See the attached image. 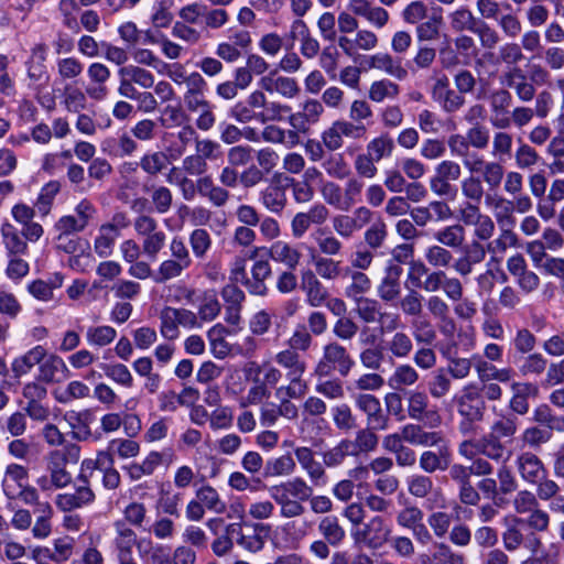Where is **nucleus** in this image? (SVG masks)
Returning <instances> with one entry per match:
<instances>
[{
	"instance_id": "f257e3e1",
	"label": "nucleus",
	"mask_w": 564,
	"mask_h": 564,
	"mask_svg": "<svg viewBox=\"0 0 564 564\" xmlns=\"http://www.w3.org/2000/svg\"><path fill=\"white\" fill-rule=\"evenodd\" d=\"M514 468L522 481L536 487L540 500L549 501L560 492V486L549 478V470L536 454L530 451L519 453L514 458Z\"/></svg>"
},
{
	"instance_id": "f03ea898",
	"label": "nucleus",
	"mask_w": 564,
	"mask_h": 564,
	"mask_svg": "<svg viewBox=\"0 0 564 564\" xmlns=\"http://www.w3.org/2000/svg\"><path fill=\"white\" fill-rule=\"evenodd\" d=\"M95 499L96 495L89 485L88 477L78 475L74 491L58 494L54 499L56 508L66 513L63 517L62 527L67 531L78 532L84 525L83 519L70 511L90 506Z\"/></svg>"
},
{
	"instance_id": "7ed1b4c3",
	"label": "nucleus",
	"mask_w": 564,
	"mask_h": 564,
	"mask_svg": "<svg viewBox=\"0 0 564 564\" xmlns=\"http://www.w3.org/2000/svg\"><path fill=\"white\" fill-rule=\"evenodd\" d=\"M274 360L286 371L285 378L289 381L286 386H281L276 389V395L302 399L308 390V386L303 378L306 371V362L294 349L279 351Z\"/></svg>"
},
{
	"instance_id": "20e7f679",
	"label": "nucleus",
	"mask_w": 564,
	"mask_h": 564,
	"mask_svg": "<svg viewBox=\"0 0 564 564\" xmlns=\"http://www.w3.org/2000/svg\"><path fill=\"white\" fill-rule=\"evenodd\" d=\"M82 448L76 443L65 444L63 448L53 449L45 456L46 470L55 489L66 488L72 484L73 478L66 466L75 465L80 459Z\"/></svg>"
},
{
	"instance_id": "39448f33",
	"label": "nucleus",
	"mask_w": 564,
	"mask_h": 564,
	"mask_svg": "<svg viewBox=\"0 0 564 564\" xmlns=\"http://www.w3.org/2000/svg\"><path fill=\"white\" fill-rule=\"evenodd\" d=\"M518 488L516 477L511 470L502 465L497 469V477L486 476L477 482V489L484 498L491 500L495 506H499L498 500L501 496L514 492Z\"/></svg>"
},
{
	"instance_id": "423d86ee",
	"label": "nucleus",
	"mask_w": 564,
	"mask_h": 564,
	"mask_svg": "<svg viewBox=\"0 0 564 564\" xmlns=\"http://www.w3.org/2000/svg\"><path fill=\"white\" fill-rule=\"evenodd\" d=\"M465 169L469 174L480 175L489 192H496L503 181L505 169L496 161H485L477 153H469L463 159Z\"/></svg>"
},
{
	"instance_id": "0eeeda50",
	"label": "nucleus",
	"mask_w": 564,
	"mask_h": 564,
	"mask_svg": "<svg viewBox=\"0 0 564 564\" xmlns=\"http://www.w3.org/2000/svg\"><path fill=\"white\" fill-rule=\"evenodd\" d=\"M524 524V519L513 518L508 524L507 529L502 532V543L506 551L514 552L520 546H524L531 553L535 554L542 546V542L534 532L524 535L521 527Z\"/></svg>"
},
{
	"instance_id": "6e6552de",
	"label": "nucleus",
	"mask_w": 564,
	"mask_h": 564,
	"mask_svg": "<svg viewBox=\"0 0 564 564\" xmlns=\"http://www.w3.org/2000/svg\"><path fill=\"white\" fill-rule=\"evenodd\" d=\"M457 412L469 421H482L486 412V402L475 384L466 386L459 395L453 398Z\"/></svg>"
},
{
	"instance_id": "1a4fd4ad",
	"label": "nucleus",
	"mask_w": 564,
	"mask_h": 564,
	"mask_svg": "<svg viewBox=\"0 0 564 564\" xmlns=\"http://www.w3.org/2000/svg\"><path fill=\"white\" fill-rule=\"evenodd\" d=\"M284 174L276 173L259 193V202L270 213L280 215L288 204Z\"/></svg>"
},
{
	"instance_id": "9d476101",
	"label": "nucleus",
	"mask_w": 564,
	"mask_h": 564,
	"mask_svg": "<svg viewBox=\"0 0 564 564\" xmlns=\"http://www.w3.org/2000/svg\"><path fill=\"white\" fill-rule=\"evenodd\" d=\"M372 217L369 208L361 206L355 209L352 215L339 214L333 217L332 225L335 232L344 238L350 239L355 232L364 228Z\"/></svg>"
},
{
	"instance_id": "9b49d317",
	"label": "nucleus",
	"mask_w": 564,
	"mask_h": 564,
	"mask_svg": "<svg viewBox=\"0 0 564 564\" xmlns=\"http://www.w3.org/2000/svg\"><path fill=\"white\" fill-rule=\"evenodd\" d=\"M264 97L262 90H253L243 102H237L230 110V115L241 123L258 122L262 124L259 116L264 111Z\"/></svg>"
},
{
	"instance_id": "f8f14e48",
	"label": "nucleus",
	"mask_w": 564,
	"mask_h": 564,
	"mask_svg": "<svg viewBox=\"0 0 564 564\" xmlns=\"http://www.w3.org/2000/svg\"><path fill=\"white\" fill-rule=\"evenodd\" d=\"M446 273L442 270L430 271L423 263L411 264L408 273V280L411 281L412 286L422 288L429 293H434L443 290Z\"/></svg>"
},
{
	"instance_id": "ddd939ff",
	"label": "nucleus",
	"mask_w": 564,
	"mask_h": 564,
	"mask_svg": "<svg viewBox=\"0 0 564 564\" xmlns=\"http://www.w3.org/2000/svg\"><path fill=\"white\" fill-rule=\"evenodd\" d=\"M329 212L322 203H316L307 212H300L291 220L292 236L296 239L302 238L312 225H322L328 218Z\"/></svg>"
},
{
	"instance_id": "4468645a",
	"label": "nucleus",
	"mask_w": 564,
	"mask_h": 564,
	"mask_svg": "<svg viewBox=\"0 0 564 564\" xmlns=\"http://www.w3.org/2000/svg\"><path fill=\"white\" fill-rule=\"evenodd\" d=\"M63 420L70 429V436L77 442L88 441L91 433V424L95 422V415L91 410L84 409L82 411H66L63 414Z\"/></svg>"
},
{
	"instance_id": "2eb2a0df",
	"label": "nucleus",
	"mask_w": 564,
	"mask_h": 564,
	"mask_svg": "<svg viewBox=\"0 0 564 564\" xmlns=\"http://www.w3.org/2000/svg\"><path fill=\"white\" fill-rule=\"evenodd\" d=\"M294 455L301 468L306 473L312 486L322 487L327 484L324 464L315 459L314 453L310 447H296Z\"/></svg>"
},
{
	"instance_id": "dca6fc26",
	"label": "nucleus",
	"mask_w": 564,
	"mask_h": 564,
	"mask_svg": "<svg viewBox=\"0 0 564 564\" xmlns=\"http://www.w3.org/2000/svg\"><path fill=\"white\" fill-rule=\"evenodd\" d=\"M459 250L460 256L454 261L453 268L464 276L470 274L474 265L481 263L487 253L485 246L476 239L468 243H463Z\"/></svg>"
},
{
	"instance_id": "f3484780",
	"label": "nucleus",
	"mask_w": 564,
	"mask_h": 564,
	"mask_svg": "<svg viewBox=\"0 0 564 564\" xmlns=\"http://www.w3.org/2000/svg\"><path fill=\"white\" fill-rule=\"evenodd\" d=\"M502 84L512 89L522 102H530L535 97L536 89L534 84L528 79L527 75L518 66L503 74Z\"/></svg>"
},
{
	"instance_id": "a211bd4d",
	"label": "nucleus",
	"mask_w": 564,
	"mask_h": 564,
	"mask_svg": "<svg viewBox=\"0 0 564 564\" xmlns=\"http://www.w3.org/2000/svg\"><path fill=\"white\" fill-rule=\"evenodd\" d=\"M89 85L86 86L85 93L90 99L102 100L108 95L106 83L110 78V69L102 63H91L87 68Z\"/></svg>"
},
{
	"instance_id": "6ab92c4d",
	"label": "nucleus",
	"mask_w": 564,
	"mask_h": 564,
	"mask_svg": "<svg viewBox=\"0 0 564 564\" xmlns=\"http://www.w3.org/2000/svg\"><path fill=\"white\" fill-rule=\"evenodd\" d=\"M352 365L354 360L344 346L338 343H329L324 347L323 359L318 364V368L322 369L326 366H330L341 376H347Z\"/></svg>"
},
{
	"instance_id": "aec40b11",
	"label": "nucleus",
	"mask_w": 564,
	"mask_h": 564,
	"mask_svg": "<svg viewBox=\"0 0 564 564\" xmlns=\"http://www.w3.org/2000/svg\"><path fill=\"white\" fill-rule=\"evenodd\" d=\"M29 469L20 464L11 463L6 467L1 488L9 500H14V495L28 484Z\"/></svg>"
},
{
	"instance_id": "412c9836",
	"label": "nucleus",
	"mask_w": 564,
	"mask_h": 564,
	"mask_svg": "<svg viewBox=\"0 0 564 564\" xmlns=\"http://www.w3.org/2000/svg\"><path fill=\"white\" fill-rule=\"evenodd\" d=\"M519 424V416L500 411L496 413L488 433L502 442L505 441V443H510L518 433Z\"/></svg>"
},
{
	"instance_id": "4be33fe9",
	"label": "nucleus",
	"mask_w": 564,
	"mask_h": 564,
	"mask_svg": "<svg viewBox=\"0 0 564 564\" xmlns=\"http://www.w3.org/2000/svg\"><path fill=\"white\" fill-rule=\"evenodd\" d=\"M357 406L367 415V426L384 430L388 419L383 413L379 400L371 394H360L356 400Z\"/></svg>"
},
{
	"instance_id": "5701e85b",
	"label": "nucleus",
	"mask_w": 564,
	"mask_h": 564,
	"mask_svg": "<svg viewBox=\"0 0 564 564\" xmlns=\"http://www.w3.org/2000/svg\"><path fill=\"white\" fill-rule=\"evenodd\" d=\"M301 289L305 293V301L311 307H319L328 296L326 288L311 270L302 273Z\"/></svg>"
},
{
	"instance_id": "b1692460",
	"label": "nucleus",
	"mask_w": 564,
	"mask_h": 564,
	"mask_svg": "<svg viewBox=\"0 0 564 564\" xmlns=\"http://www.w3.org/2000/svg\"><path fill=\"white\" fill-rule=\"evenodd\" d=\"M452 462V454L449 447L444 443L438 445V452L425 451L421 454L419 459L420 468L427 473L433 474L437 470H446Z\"/></svg>"
},
{
	"instance_id": "393cba45",
	"label": "nucleus",
	"mask_w": 564,
	"mask_h": 564,
	"mask_svg": "<svg viewBox=\"0 0 564 564\" xmlns=\"http://www.w3.org/2000/svg\"><path fill=\"white\" fill-rule=\"evenodd\" d=\"M401 440L412 444L426 447L438 446L444 443V437L441 432H427L420 425L408 424L399 434Z\"/></svg>"
},
{
	"instance_id": "a878e982",
	"label": "nucleus",
	"mask_w": 564,
	"mask_h": 564,
	"mask_svg": "<svg viewBox=\"0 0 564 564\" xmlns=\"http://www.w3.org/2000/svg\"><path fill=\"white\" fill-rule=\"evenodd\" d=\"M355 539H361L372 549L382 546L388 541L386 520L380 516L372 518L362 531L355 534Z\"/></svg>"
},
{
	"instance_id": "bb28decb",
	"label": "nucleus",
	"mask_w": 564,
	"mask_h": 564,
	"mask_svg": "<svg viewBox=\"0 0 564 564\" xmlns=\"http://www.w3.org/2000/svg\"><path fill=\"white\" fill-rule=\"evenodd\" d=\"M269 256L273 261L284 264L289 270L296 269L302 259L301 251L283 240H276L271 245Z\"/></svg>"
},
{
	"instance_id": "cd10ccee",
	"label": "nucleus",
	"mask_w": 564,
	"mask_h": 564,
	"mask_svg": "<svg viewBox=\"0 0 564 564\" xmlns=\"http://www.w3.org/2000/svg\"><path fill=\"white\" fill-rule=\"evenodd\" d=\"M270 496L280 508V516L284 519H293L302 517L306 509L304 501L292 499L288 494L280 492L279 487H271Z\"/></svg>"
},
{
	"instance_id": "c85d7f7f",
	"label": "nucleus",
	"mask_w": 564,
	"mask_h": 564,
	"mask_svg": "<svg viewBox=\"0 0 564 564\" xmlns=\"http://www.w3.org/2000/svg\"><path fill=\"white\" fill-rule=\"evenodd\" d=\"M475 449L491 462H503L507 452L506 443L487 433L475 441Z\"/></svg>"
},
{
	"instance_id": "c756f323",
	"label": "nucleus",
	"mask_w": 564,
	"mask_h": 564,
	"mask_svg": "<svg viewBox=\"0 0 564 564\" xmlns=\"http://www.w3.org/2000/svg\"><path fill=\"white\" fill-rule=\"evenodd\" d=\"M45 357L46 349L43 346L37 345L31 348L24 355L15 358L12 361L11 369L14 373V377L20 378L29 373L32 368L36 365H40Z\"/></svg>"
},
{
	"instance_id": "7c9ffc66",
	"label": "nucleus",
	"mask_w": 564,
	"mask_h": 564,
	"mask_svg": "<svg viewBox=\"0 0 564 564\" xmlns=\"http://www.w3.org/2000/svg\"><path fill=\"white\" fill-rule=\"evenodd\" d=\"M485 204L495 210V218L498 225L503 227L514 224V218L512 216V200H508L507 198L497 194H492V192L488 191L486 194Z\"/></svg>"
},
{
	"instance_id": "2f4dec72",
	"label": "nucleus",
	"mask_w": 564,
	"mask_h": 564,
	"mask_svg": "<svg viewBox=\"0 0 564 564\" xmlns=\"http://www.w3.org/2000/svg\"><path fill=\"white\" fill-rule=\"evenodd\" d=\"M0 231L8 256H22L28 252L26 240L13 225L4 223Z\"/></svg>"
},
{
	"instance_id": "473e14b6",
	"label": "nucleus",
	"mask_w": 564,
	"mask_h": 564,
	"mask_svg": "<svg viewBox=\"0 0 564 564\" xmlns=\"http://www.w3.org/2000/svg\"><path fill=\"white\" fill-rule=\"evenodd\" d=\"M512 390L514 391L513 397L509 402L510 412L517 416L524 415L529 411L528 397L530 394L535 395L539 391L538 387L533 383H513Z\"/></svg>"
},
{
	"instance_id": "72a5a7b5",
	"label": "nucleus",
	"mask_w": 564,
	"mask_h": 564,
	"mask_svg": "<svg viewBox=\"0 0 564 564\" xmlns=\"http://www.w3.org/2000/svg\"><path fill=\"white\" fill-rule=\"evenodd\" d=\"M375 431L379 429H371L367 426L356 433L355 440L347 438V445L351 452V456H358L361 453H369L378 446V436Z\"/></svg>"
},
{
	"instance_id": "f704fd0d",
	"label": "nucleus",
	"mask_w": 564,
	"mask_h": 564,
	"mask_svg": "<svg viewBox=\"0 0 564 564\" xmlns=\"http://www.w3.org/2000/svg\"><path fill=\"white\" fill-rule=\"evenodd\" d=\"M318 532L332 546H338L345 539V529L336 516H325L318 521Z\"/></svg>"
},
{
	"instance_id": "c9c22d12",
	"label": "nucleus",
	"mask_w": 564,
	"mask_h": 564,
	"mask_svg": "<svg viewBox=\"0 0 564 564\" xmlns=\"http://www.w3.org/2000/svg\"><path fill=\"white\" fill-rule=\"evenodd\" d=\"M466 230L463 225L454 224L434 232V239L442 246L457 250L463 247Z\"/></svg>"
},
{
	"instance_id": "e433bc0d",
	"label": "nucleus",
	"mask_w": 564,
	"mask_h": 564,
	"mask_svg": "<svg viewBox=\"0 0 564 564\" xmlns=\"http://www.w3.org/2000/svg\"><path fill=\"white\" fill-rule=\"evenodd\" d=\"M296 464L290 454H284L279 457L269 458L264 465L263 476L270 477H284L290 476L295 471Z\"/></svg>"
},
{
	"instance_id": "4c0bfd02",
	"label": "nucleus",
	"mask_w": 564,
	"mask_h": 564,
	"mask_svg": "<svg viewBox=\"0 0 564 564\" xmlns=\"http://www.w3.org/2000/svg\"><path fill=\"white\" fill-rule=\"evenodd\" d=\"M76 540L69 535H63L53 541V549H45L46 556L56 564L67 562L74 554Z\"/></svg>"
},
{
	"instance_id": "58836bf2",
	"label": "nucleus",
	"mask_w": 564,
	"mask_h": 564,
	"mask_svg": "<svg viewBox=\"0 0 564 564\" xmlns=\"http://www.w3.org/2000/svg\"><path fill=\"white\" fill-rule=\"evenodd\" d=\"M514 362H520L518 369L524 377L542 375L547 368V359L539 352L530 354L528 356L518 357L514 355Z\"/></svg>"
},
{
	"instance_id": "ea45409f",
	"label": "nucleus",
	"mask_w": 564,
	"mask_h": 564,
	"mask_svg": "<svg viewBox=\"0 0 564 564\" xmlns=\"http://www.w3.org/2000/svg\"><path fill=\"white\" fill-rule=\"evenodd\" d=\"M67 366L57 355H47L39 367V379L44 382L58 380L57 375L67 372Z\"/></svg>"
},
{
	"instance_id": "a19ab883",
	"label": "nucleus",
	"mask_w": 564,
	"mask_h": 564,
	"mask_svg": "<svg viewBox=\"0 0 564 564\" xmlns=\"http://www.w3.org/2000/svg\"><path fill=\"white\" fill-rule=\"evenodd\" d=\"M169 165V156L163 151H154L145 153L139 162L141 170L149 176L155 177L166 170Z\"/></svg>"
},
{
	"instance_id": "79ce46f5",
	"label": "nucleus",
	"mask_w": 564,
	"mask_h": 564,
	"mask_svg": "<svg viewBox=\"0 0 564 564\" xmlns=\"http://www.w3.org/2000/svg\"><path fill=\"white\" fill-rule=\"evenodd\" d=\"M449 25L455 32H474L481 19L476 18L466 7H462L448 14Z\"/></svg>"
},
{
	"instance_id": "37998d69",
	"label": "nucleus",
	"mask_w": 564,
	"mask_h": 564,
	"mask_svg": "<svg viewBox=\"0 0 564 564\" xmlns=\"http://www.w3.org/2000/svg\"><path fill=\"white\" fill-rule=\"evenodd\" d=\"M485 182L480 175L469 174L460 182L462 195L471 203L480 204L486 198Z\"/></svg>"
},
{
	"instance_id": "c03bdc74",
	"label": "nucleus",
	"mask_w": 564,
	"mask_h": 564,
	"mask_svg": "<svg viewBox=\"0 0 564 564\" xmlns=\"http://www.w3.org/2000/svg\"><path fill=\"white\" fill-rule=\"evenodd\" d=\"M143 192L150 193L151 202L159 214L169 212L173 202V194L169 187L144 184Z\"/></svg>"
},
{
	"instance_id": "a18cd8bd",
	"label": "nucleus",
	"mask_w": 564,
	"mask_h": 564,
	"mask_svg": "<svg viewBox=\"0 0 564 564\" xmlns=\"http://www.w3.org/2000/svg\"><path fill=\"white\" fill-rule=\"evenodd\" d=\"M196 497L204 508L217 514H221L227 510L226 502L220 498L218 491L210 485H204L196 491Z\"/></svg>"
},
{
	"instance_id": "49530a36",
	"label": "nucleus",
	"mask_w": 564,
	"mask_h": 564,
	"mask_svg": "<svg viewBox=\"0 0 564 564\" xmlns=\"http://www.w3.org/2000/svg\"><path fill=\"white\" fill-rule=\"evenodd\" d=\"M113 525L118 554L132 553L133 545L138 544L135 532L124 521H116Z\"/></svg>"
},
{
	"instance_id": "de8ad7c7",
	"label": "nucleus",
	"mask_w": 564,
	"mask_h": 564,
	"mask_svg": "<svg viewBox=\"0 0 564 564\" xmlns=\"http://www.w3.org/2000/svg\"><path fill=\"white\" fill-rule=\"evenodd\" d=\"M57 74L63 82L76 83L83 75L84 64L76 57H63L56 62Z\"/></svg>"
},
{
	"instance_id": "09e8293b",
	"label": "nucleus",
	"mask_w": 564,
	"mask_h": 564,
	"mask_svg": "<svg viewBox=\"0 0 564 564\" xmlns=\"http://www.w3.org/2000/svg\"><path fill=\"white\" fill-rule=\"evenodd\" d=\"M313 237L321 253L328 256L329 258L340 253L343 243L325 228L317 229Z\"/></svg>"
},
{
	"instance_id": "8fccbe9b",
	"label": "nucleus",
	"mask_w": 564,
	"mask_h": 564,
	"mask_svg": "<svg viewBox=\"0 0 564 564\" xmlns=\"http://www.w3.org/2000/svg\"><path fill=\"white\" fill-rule=\"evenodd\" d=\"M117 337V330L109 325L90 326L86 330L87 344L94 347H105Z\"/></svg>"
},
{
	"instance_id": "3c124183",
	"label": "nucleus",
	"mask_w": 564,
	"mask_h": 564,
	"mask_svg": "<svg viewBox=\"0 0 564 564\" xmlns=\"http://www.w3.org/2000/svg\"><path fill=\"white\" fill-rule=\"evenodd\" d=\"M120 236L106 227L104 224L98 229V235L94 240V250L101 257L107 258L112 253L115 242Z\"/></svg>"
},
{
	"instance_id": "603ef678",
	"label": "nucleus",
	"mask_w": 564,
	"mask_h": 564,
	"mask_svg": "<svg viewBox=\"0 0 564 564\" xmlns=\"http://www.w3.org/2000/svg\"><path fill=\"white\" fill-rule=\"evenodd\" d=\"M276 487L280 488V492H285L301 501H306L313 494V487L302 477H294Z\"/></svg>"
},
{
	"instance_id": "864d4df0",
	"label": "nucleus",
	"mask_w": 564,
	"mask_h": 564,
	"mask_svg": "<svg viewBox=\"0 0 564 564\" xmlns=\"http://www.w3.org/2000/svg\"><path fill=\"white\" fill-rule=\"evenodd\" d=\"M431 564H465L463 554L455 553L445 543H435L429 557Z\"/></svg>"
},
{
	"instance_id": "5fc2aeb1",
	"label": "nucleus",
	"mask_w": 564,
	"mask_h": 564,
	"mask_svg": "<svg viewBox=\"0 0 564 564\" xmlns=\"http://www.w3.org/2000/svg\"><path fill=\"white\" fill-rule=\"evenodd\" d=\"M357 313L366 323L380 322L383 323L384 313L381 311L380 304L376 300L368 297L358 299Z\"/></svg>"
},
{
	"instance_id": "6e6d98bb",
	"label": "nucleus",
	"mask_w": 564,
	"mask_h": 564,
	"mask_svg": "<svg viewBox=\"0 0 564 564\" xmlns=\"http://www.w3.org/2000/svg\"><path fill=\"white\" fill-rule=\"evenodd\" d=\"M59 189L61 185L57 181H51L42 187L34 204V208L37 209L41 216L44 217L48 215L55 196L57 195Z\"/></svg>"
},
{
	"instance_id": "4d7b16f0",
	"label": "nucleus",
	"mask_w": 564,
	"mask_h": 564,
	"mask_svg": "<svg viewBox=\"0 0 564 564\" xmlns=\"http://www.w3.org/2000/svg\"><path fill=\"white\" fill-rule=\"evenodd\" d=\"M160 333L162 337L167 340H174L180 336L178 322H176V315L174 307L165 306L160 312Z\"/></svg>"
},
{
	"instance_id": "13d9d810",
	"label": "nucleus",
	"mask_w": 564,
	"mask_h": 564,
	"mask_svg": "<svg viewBox=\"0 0 564 564\" xmlns=\"http://www.w3.org/2000/svg\"><path fill=\"white\" fill-rule=\"evenodd\" d=\"M189 246L195 258L204 259L212 247V237L206 229L197 228L189 234Z\"/></svg>"
},
{
	"instance_id": "bf43d9fd",
	"label": "nucleus",
	"mask_w": 564,
	"mask_h": 564,
	"mask_svg": "<svg viewBox=\"0 0 564 564\" xmlns=\"http://www.w3.org/2000/svg\"><path fill=\"white\" fill-rule=\"evenodd\" d=\"M332 416L335 426L340 431H351L357 427V419L350 406L346 403L338 404L332 409Z\"/></svg>"
},
{
	"instance_id": "052dcab7",
	"label": "nucleus",
	"mask_w": 564,
	"mask_h": 564,
	"mask_svg": "<svg viewBox=\"0 0 564 564\" xmlns=\"http://www.w3.org/2000/svg\"><path fill=\"white\" fill-rule=\"evenodd\" d=\"M186 269L188 268L181 262L171 258L166 259L160 263L158 270L154 272L153 281L159 284L165 283L166 281L178 278Z\"/></svg>"
},
{
	"instance_id": "680f3d73",
	"label": "nucleus",
	"mask_w": 564,
	"mask_h": 564,
	"mask_svg": "<svg viewBox=\"0 0 564 564\" xmlns=\"http://www.w3.org/2000/svg\"><path fill=\"white\" fill-rule=\"evenodd\" d=\"M433 99L438 102L446 112H455L460 109L465 98L453 89L432 91Z\"/></svg>"
},
{
	"instance_id": "e2e57ef3",
	"label": "nucleus",
	"mask_w": 564,
	"mask_h": 564,
	"mask_svg": "<svg viewBox=\"0 0 564 564\" xmlns=\"http://www.w3.org/2000/svg\"><path fill=\"white\" fill-rule=\"evenodd\" d=\"M347 456H351V452L347 445V438H343L334 447L322 454L323 464L328 468H335L341 465Z\"/></svg>"
},
{
	"instance_id": "0e129e2a",
	"label": "nucleus",
	"mask_w": 564,
	"mask_h": 564,
	"mask_svg": "<svg viewBox=\"0 0 564 564\" xmlns=\"http://www.w3.org/2000/svg\"><path fill=\"white\" fill-rule=\"evenodd\" d=\"M121 73L129 76L128 79L143 89H150L154 86V75L147 68L138 65H127L121 67Z\"/></svg>"
},
{
	"instance_id": "69168bd1",
	"label": "nucleus",
	"mask_w": 564,
	"mask_h": 564,
	"mask_svg": "<svg viewBox=\"0 0 564 564\" xmlns=\"http://www.w3.org/2000/svg\"><path fill=\"white\" fill-rule=\"evenodd\" d=\"M452 387L451 378L445 368L436 369L429 381V391L434 398H442L448 393Z\"/></svg>"
},
{
	"instance_id": "338daca9",
	"label": "nucleus",
	"mask_w": 564,
	"mask_h": 564,
	"mask_svg": "<svg viewBox=\"0 0 564 564\" xmlns=\"http://www.w3.org/2000/svg\"><path fill=\"white\" fill-rule=\"evenodd\" d=\"M264 111L259 118L262 119V124H267L268 122L283 121L286 118V115L290 113L291 107L275 100H269L267 96L264 97Z\"/></svg>"
},
{
	"instance_id": "774afa93",
	"label": "nucleus",
	"mask_w": 564,
	"mask_h": 564,
	"mask_svg": "<svg viewBox=\"0 0 564 564\" xmlns=\"http://www.w3.org/2000/svg\"><path fill=\"white\" fill-rule=\"evenodd\" d=\"M101 369L105 375L116 383L124 388H131L133 386V377L126 365L104 364Z\"/></svg>"
}]
</instances>
